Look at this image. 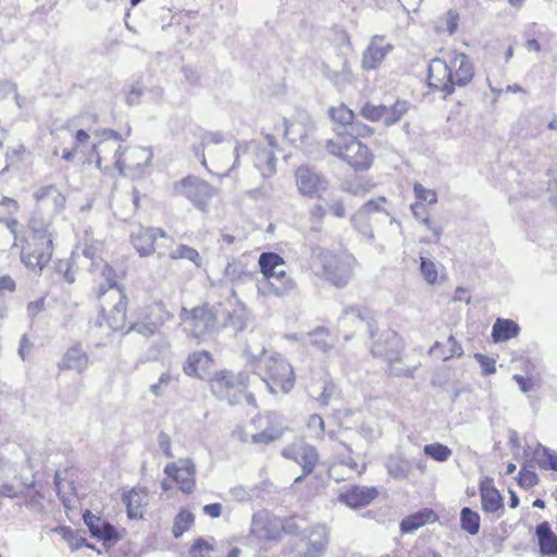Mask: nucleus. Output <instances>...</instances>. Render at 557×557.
I'll list each match as a JSON object with an SVG mask.
<instances>
[{
  "label": "nucleus",
  "mask_w": 557,
  "mask_h": 557,
  "mask_svg": "<svg viewBox=\"0 0 557 557\" xmlns=\"http://www.w3.org/2000/svg\"><path fill=\"white\" fill-rule=\"evenodd\" d=\"M131 134L128 127L124 134L111 128H104L99 134V139L91 143L90 134L83 129L73 131L69 124L51 132L53 153L65 162H73L82 156L83 163L95 165L101 171L111 168L119 173L134 171L141 168L143 163L137 157L139 150L134 147H122V143Z\"/></svg>",
  "instance_id": "obj_1"
},
{
  "label": "nucleus",
  "mask_w": 557,
  "mask_h": 557,
  "mask_svg": "<svg viewBox=\"0 0 557 557\" xmlns=\"http://www.w3.org/2000/svg\"><path fill=\"white\" fill-rule=\"evenodd\" d=\"M475 67L471 58L465 52L451 50L429 62L426 86L429 92L446 99L457 88L472 83Z\"/></svg>",
  "instance_id": "obj_2"
},
{
  "label": "nucleus",
  "mask_w": 557,
  "mask_h": 557,
  "mask_svg": "<svg viewBox=\"0 0 557 557\" xmlns=\"http://www.w3.org/2000/svg\"><path fill=\"white\" fill-rule=\"evenodd\" d=\"M374 128L368 124H357V135L348 131L336 132L324 144L325 151L345 163L354 173L369 172L375 163L373 150L361 138L372 137Z\"/></svg>",
  "instance_id": "obj_3"
},
{
  "label": "nucleus",
  "mask_w": 557,
  "mask_h": 557,
  "mask_svg": "<svg viewBox=\"0 0 557 557\" xmlns=\"http://www.w3.org/2000/svg\"><path fill=\"white\" fill-rule=\"evenodd\" d=\"M21 262L30 271L41 273L53 256V234L42 219L30 218L16 237Z\"/></svg>",
  "instance_id": "obj_4"
},
{
  "label": "nucleus",
  "mask_w": 557,
  "mask_h": 557,
  "mask_svg": "<svg viewBox=\"0 0 557 557\" xmlns=\"http://www.w3.org/2000/svg\"><path fill=\"white\" fill-rule=\"evenodd\" d=\"M97 299L100 326H106L112 332H132L129 325L133 322L128 319L129 299L122 286L115 281H109L107 285L99 286Z\"/></svg>",
  "instance_id": "obj_5"
},
{
  "label": "nucleus",
  "mask_w": 557,
  "mask_h": 557,
  "mask_svg": "<svg viewBox=\"0 0 557 557\" xmlns=\"http://www.w3.org/2000/svg\"><path fill=\"white\" fill-rule=\"evenodd\" d=\"M249 373L246 371L234 372L228 369H222L213 373L209 379L211 393L222 401L231 406H237L246 403L256 406L255 394L250 391Z\"/></svg>",
  "instance_id": "obj_6"
},
{
  "label": "nucleus",
  "mask_w": 557,
  "mask_h": 557,
  "mask_svg": "<svg viewBox=\"0 0 557 557\" xmlns=\"http://www.w3.org/2000/svg\"><path fill=\"white\" fill-rule=\"evenodd\" d=\"M285 433L281 418L274 412H263L252 418L245 430H236L233 435L242 442L267 446L280 440Z\"/></svg>",
  "instance_id": "obj_7"
},
{
  "label": "nucleus",
  "mask_w": 557,
  "mask_h": 557,
  "mask_svg": "<svg viewBox=\"0 0 557 557\" xmlns=\"http://www.w3.org/2000/svg\"><path fill=\"white\" fill-rule=\"evenodd\" d=\"M264 138L265 144L256 139L237 144L234 149V165L238 164L240 157L250 154L255 166L261 172L262 176H271L275 172L276 158L274 153L278 147V141L275 136L270 134H267Z\"/></svg>",
  "instance_id": "obj_8"
},
{
  "label": "nucleus",
  "mask_w": 557,
  "mask_h": 557,
  "mask_svg": "<svg viewBox=\"0 0 557 557\" xmlns=\"http://www.w3.org/2000/svg\"><path fill=\"white\" fill-rule=\"evenodd\" d=\"M261 377L273 394L290 392L295 385V374L290 363L280 356H269L261 360Z\"/></svg>",
  "instance_id": "obj_9"
},
{
  "label": "nucleus",
  "mask_w": 557,
  "mask_h": 557,
  "mask_svg": "<svg viewBox=\"0 0 557 557\" xmlns=\"http://www.w3.org/2000/svg\"><path fill=\"white\" fill-rule=\"evenodd\" d=\"M321 275L335 287H344L352 278L358 267L356 257L348 252H325L321 255Z\"/></svg>",
  "instance_id": "obj_10"
},
{
  "label": "nucleus",
  "mask_w": 557,
  "mask_h": 557,
  "mask_svg": "<svg viewBox=\"0 0 557 557\" xmlns=\"http://www.w3.org/2000/svg\"><path fill=\"white\" fill-rule=\"evenodd\" d=\"M172 319L173 313L168 309L166 304L157 299L144 308L143 312L129 325V330L145 337H151L161 333L163 326Z\"/></svg>",
  "instance_id": "obj_11"
},
{
  "label": "nucleus",
  "mask_w": 557,
  "mask_h": 557,
  "mask_svg": "<svg viewBox=\"0 0 557 557\" xmlns=\"http://www.w3.org/2000/svg\"><path fill=\"white\" fill-rule=\"evenodd\" d=\"M176 196L188 199L198 210L206 212L216 195V189L206 180L188 175L173 185Z\"/></svg>",
  "instance_id": "obj_12"
},
{
  "label": "nucleus",
  "mask_w": 557,
  "mask_h": 557,
  "mask_svg": "<svg viewBox=\"0 0 557 557\" xmlns=\"http://www.w3.org/2000/svg\"><path fill=\"white\" fill-rule=\"evenodd\" d=\"M166 478L161 482L164 492L171 490L173 485L184 494H191L196 487V468L190 459H180L170 462L164 467Z\"/></svg>",
  "instance_id": "obj_13"
},
{
  "label": "nucleus",
  "mask_w": 557,
  "mask_h": 557,
  "mask_svg": "<svg viewBox=\"0 0 557 557\" xmlns=\"http://www.w3.org/2000/svg\"><path fill=\"white\" fill-rule=\"evenodd\" d=\"M281 454L284 458L296 462L302 469V474L295 479V483L311 474L319 465L320 458L317 448L307 443H292L285 446Z\"/></svg>",
  "instance_id": "obj_14"
},
{
  "label": "nucleus",
  "mask_w": 557,
  "mask_h": 557,
  "mask_svg": "<svg viewBox=\"0 0 557 557\" xmlns=\"http://www.w3.org/2000/svg\"><path fill=\"white\" fill-rule=\"evenodd\" d=\"M180 318L195 337L206 334L215 322V315L208 305L195 307L190 310L183 308Z\"/></svg>",
  "instance_id": "obj_15"
},
{
  "label": "nucleus",
  "mask_w": 557,
  "mask_h": 557,
  "mask_svg": "<svg viewBox=\"0 0 557 557\" xmlns=\"http://www.w3.org/2000/svg\"><path fill=\"white\" fill-rule=\"evenodd\" d=\"M413 193L417 201L411 205V211L416 219L421 220L429 230L434 234L435 239L440 238L441 228L434 225L431 218L428 215L425 203L434 205L437 202V194L433 189L425 188L422 184L416 183L413 185Z\"/></svg>",
  "instance_id": "obj_16"
},
{
  "label": "nucleus",
  "mask_w": 557,
  "mask_h": 557,
  "mask_svg": "<svg viewBox=\"0 0 557 557\" xmlns=\"http://www.w3.org/2000/svg\"><path fill=\"white\" fill-rule=\"evenodd\" d=\"M299 193L308 198H320L326 189V181L308 165L299 166L295 172Z\"/></svg>",
  "instance_id": "obj_17"
},
{
  "label": "nucleus",
  "mask_w": 557,
  "mask_h": 557,
  "mask_svg": "<svg viewBox=\"0 0 557 557\" xmlns=\"http://www.w3.org/2000/svg\"><path fill=\"white\" fill-rule=\"evenodd\" d=\"M393 46L384 36H373L362 54L361 66L366 71L376 70L392 51Z\"/></svg>",
  "instance_id": "obj_18"
},
{
  "label": "nucleus",
  "mask_w": 557,
  "mask_h": 557,
  "mask_svg": "<svg viewBox=\"0 0 557 557\" xmlns=\"http://www.w3.org/2000/svg\"><path fill=\"white\" fill-rule=\"evenodd\" d=\"M214 364L211 352L207 350L194 351L184 361L183 371L188 376L205 379L212 372Z\"/></svg>",
  "instance_id": "obj_19"
},
{
  "label": "nucleus",
  "mask_w": 557,
  "mask_h": 557,
  "mask_svg": "<svg viewBox=\"0 0 557 557\" xmlns=\"http://www.w3.org/2000/svg\"><path fill=\"white\" fill-rule=\"evenodd\" d=\"M158 237L168 239L174 244V240L169 237L163 230L145 227H140L137 232L133 233L131 242L133 247L140 256L147 257L156 252V242Z\"/></svg>",
  "instance_id": "obj_20"
},
{
  "label": "nucleus",
  "mask_w": 557,
  "mask_h": 557,
  "mask_svg": "<svg viewBox=\"0 0 557 557\" xmlns=\"http://www.w3.org/2000/svg\"><path fill=\"white\" fill-rule=\"evenodd\" d=\"M76 479L77 470L73 467L57 471L55 473L54 484L58 495L66 508H70L73 500L77 497Z\"/></svg>",
  "instance_id": "obj_21"
},
{
  "label": "nucleus",
  "mask_w": 557,
  "mask_h": 557,
  "mask_svg": "<svg viewBox=\"0 0 557 557\" xmlns=\"http://www.w3.org/2000/svg\"><path fill=\"white\" fill-rule=\"evenodd\" d=\"M479 492L483 511L494 513L504 508V498L493 478L483 476L479 483Z\"/></svg>",
  "instance_id": "obj_22"
},
{
  "label": "nucleus",
  "mask_w": 557,
  "mask_h": 557,
  "mask_svg": "<svg viewBox=\"0 0 557 557\" xmlns=\"http://www.w3.org/2000/svg\"><path fill=\"white\" fill-rule=\"evenodd\" d=\"M89 364V357L79 344L71 346L58 363L59 372L76 371L83 373Z\"/></svg>",
  "instance_id": "obj_23"
},
{
  "label": "nucleus",
  "mask_w": 557,
  "mask_h": 557,
  "mask_svg": "<svg viewBox=\"0 0 557 557\" xmlns=\"http://www.w3.org/2000/svg\"><path fill=\"white\" fill-rule=\"evenodd\" d=\"M302 542L304 547L298 557H322L329 545V534L324 529H313Z\"/></svg>",
  "instance_id": "obj_24"
},
{
  "label": "nucleus",
  "mask_w": 557,
  "mask_h": 557,
  "mask_svg": "<svg viewBox=\"0 0 557 557\" xmlns=\"http://www.w3.org/2000/svg\"><path fill=\"white\" fill-rule=\"evenodd\" d=\"M83 519L94 537L104 542L119 539L114 527L103 518L94 515L90 510L84 512Z\"/></svg>",
  "instance_id": "obj_25"
},
{
  "label": "nucleus",
  "mask_w": 557,
  "mask_h": 557,
  "mask_svg": "<svg viewBox=\"0 0 557 557\" xmlns=\"http://www.w3.org/2000/svg\"><path fill=\"white\" fill-rule=\"evenodd\" d=\"M122 500L129 519H141L148 506V492L141 487H134L123 494Z\"/></svg>",
  "instance_id": "obj_26"
},
{
  "label": "nucleus",
  "mask_w": 557,
  "mask_h": 557,
  "mask_svg": "<svg viewBox=\"0 0 557 557\" xmlns=\"http://www.w3.org/2000/svg\"><path fill=\"white\" fill-rule=\"evenodd\" d=\"M535 537L541 557L557 556V534L553 531L548 521H543L535 527Z\"/></svg>",
  "instance_id": "obj_27"
},
{
  "label": "nucleus",
  "mask_w": 557,
  "mask_h": 557,
  "mask_svg": "<svg viewBox=\"0 0 557 557\" xmlns=\"http://www.w3.org/2000/svg\"><path fill=\"white\" fill-rule=\"evenodd\" d=\"M379 495L375 487L351 486L339 495V500L351 508L368 506Z\"/></svg>",
  "instance_id": "obj_28"
},
{
  "label": "nucleus",
  "mask_w": 557,
  "mask_h": 557,
  "mask_svg": "<svg viewBox=\"0 0 557 557\" xmlns=\"http://www.w3.org/2000/svg\"><path fill=\"white\" fill-rule=\"evenodd\" d=\"M253 531L264 542H278L286 534L284 522L280 519L255 520Z\"/></svg>",
  "instance_id": "obj_29"
},
{
  "label": "nucleus",
  "mask_w": 557,
  "mask_h": 557,
  "mask_svg": "<svg viewBox=\"0 0 557 557\" xmlns=\"http://www.w3.org/2000/svg\"><path fill=\"white\" fill-rule=\"evenodd\" d=\"M437 520L438 516L433 509L424 508L405 517L400 522V531L410 533L423 525L435 523Z\"/></svg>",
  "instance_id": "obj_30"
},
{
  "label": "nucleus",
  "mask_w": 557,
  "mask_h": 557,
  "mask_svg": "<svg viewBox=\"0 0 557 557\" xmlns=\"http://www.w3.org/2000/svg\"><path fill=\"white\" fill-rule=\"evenodd\" d=\"M158 256L160 258H169L170 260L186 259L198 269L203 265V259L199 251L185 244H178L169 250H159Z\"/></svg>",
  "instance_id": "obj_31"
},
{
  "label": "nucleus",
  "mask_w": 557,
  "mask_h": 557,
  "mask_svg": "<svg viewBox=\"0 0 557 557\" xmlns=\"http://www.w3.org/2000/svg\"><path fill=\"white\" fill-rule=\"evenodd\" d=\"M267 293L276 297H285L296 288L295 281L285 270H280L275 276L265 283Z\"/></svg>",
  "instance_id": "obj_32"
},
{
  "label": "nucleus",
  "mask_w": 557,
  "mask_h": 557,
  "mask_svg": "<svg viewBox=\"0 0 557 557\" xmlns=\"http://www.w3.org/2000/svg\"><path fill=\"white\" fill-rule=\"evenodd\" d=\"M410 104L407 100L397 99L393 104L383 107L380 122L386 126L397 124L409 111Z\"/></svg>",
  "instance_id": "obj_33"
},
{
  "label": "nucleus",
  "mask_w": 557,
  "mask_h": 557,
  "mask_svg": "<svg viewBox=\"0 0 557 557\" xmlns=\"http://www.w3.org/2000/svg\"><path fill=\"white\" fill-rule=\"evenodd\" d=\"M420 273L429 285H440L447 280V275L442 265L425 257H420Z\"/></svg>",
  "instance_id": "obj_34"
},
{
  "label": "nucleus",
  "mask_w": 557,
  "mask_h": 557,
  "mask_svg": "<svg viewBox=\"0 0 557 557\" xmlns=\"http://www.w3.org/2000/svg\"><path fill=\"white\" fill-rule=\"evenodd\" d=\"M520 333V326L511 319H496L492 327V338L495 343L507 342Z\"/></svg>",
  "instance_id": "obj_35"
},
{
  "label": "nucleus",
  "mask_w": 557,
  "mask_h": 557,
  "mask_svg": "<svg viewBox=\"0 0 557 557\" xmlns=\"http://www.w3.org/2000/svg\"><path fill=\"white\" fill-rule=\"evenodd\" d=\"M430 352L442 360H449L454 357H460L463 350L457 339L450 335L444 343L436 342L431 347Z\"/></svg>",
  "instance_id": "obj_36"
},
{
  "label": "nucleus",
  "mask_w": 557,
  "mask_h": 557,
  "mask_svg": "<svg viewBox=\"0 0 557 557\" xmlns=\"http://www.w3.org/2000/svg\"><path fill=\"white\" fill-rule=\"evenodd\" d=\"M258 262L265 283L275 276L277 271L281 270L280 267L285 264L283 257L276 252H262Z\"/></svg>",
  "instance_id": "obj_37"
},
{
  "label": "nucleus",
  "mask_w": 557,
  "mask_h": 557,
  "mask_svg": "<svg viewBox=\"0 0 557 557\" xmlns=\"http://www.w3.org/2000/svg\"><path fill=\"white\" fill-rule=\"evenodd\" d=\"M327 115L334 124L341 127L351 126L356 120L355 112L345 103L330 107Z\"/></svg>",
  "instance_id": "obj_38"
},
{
  "label": "nucleus",
  "mask_w": 557,
  "mask_h": 557,
  "mask_svg": "<svg viewBox=\"0 0 557 557\" xmlns=\"http://www.w3.org/2000/svg\"><path fill=\"white\" fill-rule=\"evenodd\" d=\"M309 337L311 345L323 352L330 351L334 346V337L326 327L314 329Z\"/></svg>",
  "instance_id": "obj_39"
},
{
  "label": "nucleus",
  "mask_w": 557,
  "mask_h": 557,
  "mask_svg": "<svg viewBox=\"0 0 557 557\" xmlns=\"http://www.w3.org/2000/svg\"><path fill=\"white\" fill-rule=\"evenodd\" d=\"M387 472L397 480L407 479L411 472L412 465L403 457H392L386 465Z\"/></svg>",
  "instance_id": "obj_40"
},
{
  "label": "nucleus",
  "mask_w": 557,
  "mask_h": 557,
  "mask_svg": "<svg viewBox=\"0 0 557 557\" xmlns=\"http://www.w3.org/2000/svg\"><path fill=\"white\" fill-rule=\"evenodd\" d=\"M423 454L434 461L445 462L451 457L453 450L447 445L434 442L423 446Z\"/></svg>",
  "instance_id": "obj_41"
},
{
  "label": "nucleus",
  "mask_w": 557,
  "mask_h": 557,
  "mask_svg": "<svg viewBox=\"0 0 557 557\" xmlns=\"http://www.w3.org/2000/svg\"><path fill=\"white\" fill-rule=\"evenodd\" d=\"M480 516L476 511L465 507L460 512V523L462 530L468 532L471 535H475L480 530Z\"/></svg>",
  "instance_id": "obj_42"
},
{
  "label": "nucleus",
  "mask_w": 557,
  "mask_h": 557,
  "mask_svg": "<svg viewBox=\"0 0 557 557\" xmlns=\"http://www.w3.org/2000/svg\"><path fill=\"white\" fill-rule=\"evenodd\" d=\"M195 522L194 515L187 509H181L175 517L173 524V535L180 537L183 533L188 531Z\"/></svg>",
  "instance_id": "obj_43"
},
{
  "label": "nucleus",
  "mask_w": 557,
  "mask_h": 557,
  "mask_svg": "<svg viewBox=\"0 0 557 557\" xmlns=\"http://www.w3.org/2000/svg\"><path fill=\"white\" fill-rule=\"evenodd\" d=\"M69 544L71 550H77L84 546H89L86 539L82 537L76 531L70 527H59L54 530Z\"/></svg>",
  "instance_id": "obj_44"
},
{
  "label": "nucleus",
  "mask_w": 557,
  "mask_h": 557,
  "mask_svg": "<svg viewBox=\"0 0 557 557\" xmlns=\"http://www.w3.org/2000/svg\"><path fill=\"white\" fill-rule=\"evenodd\" d=\"M214 553V545L205 539L196 540L189 548L190 557H215Z\"/></svg>",
  "instance_id": "obj_45"
},
{
  "label": "nucleus",
  "mask_w": 557,
  "mask_h": 557,
  "mask_svg": "<svg viewBox=\"0 0 557 557\" xmlns=\"http://www.w3.org/2000/svg\"><path fill=\"white\" fill-rule=\"evenodd\" d=\"M307 428L313 438H315V440L324 438L325 422L320 414H318V413L310 414L307 420Z\"/></svg>",
  "instance_id": "obj_46"
},
{
  "label": "nucleus",
  "mask_w": 557,
  "mask_h": 557,
  "mask_svg": "<svg viewBox=\"0 0 557 557\" xmlns=\"http://www.w3.org/2000/svg\"><path fill=\"white\" fill-rule=\"evenodd\" d=\"M384 104H375L371 101L364 102L360 108V115L372 123H379Z\"/></svg>",
  "instance_id": "obj_47"
},
{
  "label": "nucleus",
  "mask_w": 557,
  "mask_h": 557,
  "mask_svg": "<svg viewBox=\"0 0 557 557\" xmlns=\"http://www.w3.org/2000/svg\"><path fill=\"white\" fill-rule=\"evenodd\" d=\"M517 483L521 488L530 490L539 484L540 479L537 474L527 468H521L517 478Z\"/></svg>",
  "instance_id": "obj_48"
},
{
  "label": "nucleus",
  "mask_w": 557,
  "mask_h": 557,
  "mask_svg": "<svg viewBox=\"0 0 557 557\" xmlns=\"http://www.w3.org/2000/svg\"><path fill=\"white\" fill-rule=\"evenodd\" d=\"M460 15L456 10H448L444 16V27L443 30L453 35L457 32L459 26Z\"/></svg>",
  "instance_id": "obj_49"
},
{
  "label": "nucleus",
  "mask_w": 557,
  "mask_h": 557,
  "mask_svg": "<svg viewBox=\"0 0 557 557\" xmlns=\"http://www.w3.org/2000/svg\"><path fill=\"white\" fill-rule=\"evenodd\" d=\"M537 465L541 469L557 471V454L543 449V454L537 458Z\"/></svg>",
  "instance_id": "obj_50"
},
{
  "label": "nucleus",
  "mask_w": 557,
  "mask_h": 557,
  "mask_svg": "<svg viewBox=\"0 0 557 557\" xmlns=\"http://www.w3.org/2000/svg\"><path fill=\"white\" fill-rule=\"evenodd\" d=\"M326 209L336 218H344L346 214V208L344 201L337 197H331L325 202Z\"/></svg>",
  "instance_id": "obj_51"
},
{
  "label": "nucleus",
  "mask_w": 557,
  "mask_h": 557,
  "mask_svg": "<svg viewBox=\"0 0 557 557\" xmlns=\"http://www.w3.org/2000/svg\"><path fill=\"white\" fill-rule=\"evenodd\" d=\"M335 394V385L332 382H325L320 395L315 398L319 405L327 406Z\"/></svg>",
  "instance_id": "obj_52"
},
{
  "label": "nucleus",
  "mask_w": 557,
  "mask_h": 557,
  "mask_svg": "<svg viewBox=\"0 0 557 557\" xmlns=\"http://www.w3.org/2000/svg\"><path fill=\"white\" fill-rule=\"evenodd\" d=\"M475 359L480 363L484 375H490V374H493L496 372V366H495L494 359L486 357L482 354L475 355Z\"/></svg>",
  "instance_id": "obj_53"
},
{
  "label": "nucleus",
  "mask_w": 557,
  "mask_h": 557,
  "mask_svg": "<svg viewBox=\"0 0 557 557\" xmlns=\"http://www.w3.org/2000/svg\"><path fill=\"white\" fill-rule=\"evenodd\" d=\"M513 380L523 393H528L536 386V380L533 376L524 377L520 374H515Z\"/></svg>",
  "instance_id": "obj_54"
},
{
  "label": "nucleus",
  "mask_w": 557,
  "mask_h": 557,
  "mask_svg": "<svg viewBox=\"0 0 557 557\" xmlns=\"http://www.w3.org/2000/svg\"><path fill=\"white\" fill-rule=\"evenodd\" d=\"M174 381V377L172 376L171 373L166 372V373H163L160 377H159V381L157 384H153L151 386V391L154 395L159 396L162 394V389H163V386H166L169 385L170 383H172Z\"/></svg>",
  "instance_id": "obj_55"
},
{
  "label": "nucleus",
  "mask_w": 557,
  "mask_h": 557,
  "mask_svg": "<svg viewBox=\"0 0 557 557\" xmlns=\"http://www.w3.org/2000/svg\"><path fill=\"white\" fill-rule=\"evenodd\" d=\"M83 255L89 259H96L100 255V243L89 242L84 244Z\"/></svg>",
  "instance_id": "obj_56"
},
{
  "label": "nucleus",
  "mask_w": 557,
  "mask_h": 557,
  "mask_svg": "<svg viewBox=\"0 0 557 557\" xmlns=\"http://www.w3.org/2000/svg\"><path fill=\"white\" fill-rule=\"evenodd\" d=\"M16 290V282L14 278L9 275L4 274L0 276V292H9L14 293Z\"/></svg>",
  "instance_id": "obj_57"
},
{
  "label": "nucleus",
  "mask_w": 557,
  "mask_h": 557,
  "mask_svg": "<svg viewBox=\"0 0 557 557\" xmlns=\"http://www.w3.org/2000/svg\"><path fill=\"white\" fill-rule=\"evenodd\" d=\"M326 213V206H323L321 203L314 205L309 211L310 218L318 222H321L325 218Z\"/></svg>",
  "instance_id": "obj_58"
},
{
  "label": "nucleus",
  "mask_w": 557,
  "mask_h": 557,
  "mask_svg": "<svg viewBox=\"0 0 557 557\" xmlns=\"http://www.w3.org/2000/svg\"><path fill=\"white\" fill-rule=\"evenodd\" d=\"M203 512L211 518H219L222 513V505L220 503L206 505Z\"/></svg>",
  "instance_id": "obj_59"
},
{
  "label": "nucleus",
  "mask_w": 557,
  "mask_h": 557,
  "mask_svg": "<svg viewBox=\"0 0 557 557\" xmlns=\"http://www.w3.org/2000/svg\"><path fill=\"white\" fill-rule=\"evenodd\" d=\"M45 308V298H40L36 301H32L27 305L28 312L33 314H37L38 312L42 311Z\"/></svg>",
  "instance_id": "obj_60"
},
{
  "label": "nucleus",
  "mask_w": 557,
  "mask_h": 557,
  "mask_svg": "<svg viewBox=\"0 0 557 557\" xmlns=\"http://www.w3.org/2000/svg\"><path fill=\"white\" fill-rule=\"evenodd\" d=\"M0 205L2 207L8 208L11 211H17L20 208L18 202L10 197H2V199L0 200Z\"/></svg>",
  "instance_id": "obj_61"
},
{
  "label": "nucleus",
  "mask_w": 557,
  "mask_h": 557,
  "mask_svg": "<svg viewBox=\"0 0 557 557\" xmlns=\"http://www.w3.org/2000/svg\"><path fill=\"white\" fill-rule=\"evenodd\" d=\"M160 447L162 448L164 455L169 458L173 457L172 450H171V441L168 436L163 435L160 438Z\"/></svg>",
  "instance_id": "obj_62"
},
{
  "label": "nucleus",
  "mask_w": 557,
  "mask_h": 557,
  "mask_svg": "<svg viewBox=\"0 0 557 557\" xmlns=\"http://www.w3.org/2000/svg\"><path fill=\"white\" fill-rule=\"evenodd\" d=\"M17 225H18V221L16 219H7L5 220V226L14 235L15 239H16V237L20 236V235H17Z\"/></svg>",
  "instance_id": "obj_63"
},
{
  "label": "nucleus",
  "mask_w": 557,
  "mask_h": 557,
  "mask_svg": "<svg viewBox=\"0 0 557 557\" xmlns=\"http://www.w3.org/2000/svg\"><path fill=\"white\" fill-rule=\"evenodd\" d=\"M336 35H337V40L341 44L348 46V47L350 46V37L346 30H339Z\"/></svg>",
  "instance_id": "obj_64"
}]
</instances>
